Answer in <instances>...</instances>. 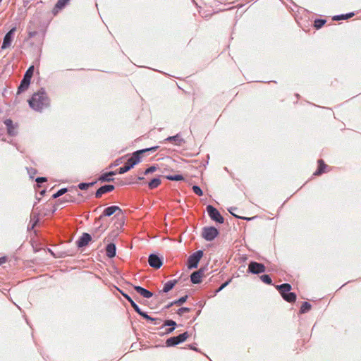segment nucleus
Wrapping results in <instances>:
<instances>
[{"mask_svg":"<svg viewBox=\"0 0 361 361\" xmlns=\"http://www.w3.org/2000/svg\"><path fill=\"white\" fill-rule=\"evenodd\" d=\"M190 348L192 350H197V349H196V348H195V346L190 345Z\"/></svg>","mask_w":361,"mask_h":361,"instance_id":"obj_47","label":"nucleus"},{"mask_svg":"<svg viewBox=\"0 0 361 361\" xmlns=\"http://www.w3.org/2000/svg\"><path fill=\"white\" fill-rule=\"evenodd\" d=\"M318 169L314 173V175H320L324 172V169L326 167V165L324 164L322 159L318 160Z\"/></svg>","mask_w":361,"mask_h":361,"instance_id":"obj_25","label":"nucleus"},{"mask_svg":"<svg viewBox=\"0 0 361 361\" xmlns=\"http://www.w3.org/2000/svg\"><path fill=\"white\" fill-rule=\"evenodd\" d=\"M354 16V13H349L345 15H339L334 17V20H345L351 18Z\"/></svg>","mask_w":361,"mask_h":361,"instance_id":"obj_29","label":"nucleus"},{"mask_svg":"<svg viewBox=\"0 0 361 361\" xmlns=\"http://www.w3.org/2000/svg\"><path fill=\"white\" fill-rule=\"evenodd\" d=\"M283 298L288 302H295L296 300V295L294 293L288 292L282 296Z\"/></svg>","mask_w":361,"mask_h":361,"instance_id":"obj_26","label":"nucleus"},{"mask_svg":"<svg viewBox=\"0 0 361 361\" xmlns=\"http://www.w3.org/2000/svg\"><path fill=\"white\" fill-rule=\"evenodd\" d=\"M164 142H173L174 144L177 146H181L183 143H185V140L179 133L174 136L168 137L164 140Z\"/></svg>","mask_w":361,"mask_h":361,"instance_id":"obj_16","label":"nucleus"},{"mask_svg":"<svg viewBox=\"0 0 361 361\" xmlns=\"http://www.w3.org/2000/svg\"><path fill=\"white\" fill-rule=\"evenodd\" d=\"M63 200L64 202L80 204L82 202L81 194L77 189H73L65 195Z\"/></svg>","mask_w":361,"mask_h":361,"instance_id":"obj_4","label":"nucleus"},{"mask_svg":"<svg viewBox=\"0 0 361 361\" xmlns=\"http://www.w3.org/2000/svg\"><path fill=\"white\" fill-rule=\"evenodd\" d=\"M219 234V231L214 226L204 227L202 236L207 241L213 240Z\"/></svg>","mask_w":361,"mask_h":361,"instance_id":"obj_8","label":"nucleus"},{"mask_svg":"<svg viewBox=\"0 0 361 361\" xmlns=\"http://www.w3.org/2000/svg\"><path fill=\"white\" fill-rule=\"evenodd\" d=\"M117 211L119 212H121V208L119 207H118V206L108 207L107 208H106L103 211V213H102V215L101 216V217H102V216H110L114 214Z\"/></svg>","mask_w":361,"mask_h":361,"instance_id":"obj_18","label":"nucleus"},{"mask_svg":"<svg viewBox=\"0 0 361 361\" xmlns=\"http://www.w3.org/2000/svg\"><path fill=\"white\" fill-rule=\"evenodd\" d=\"M116 173H117L116 171H110L109 173H104L102 176H100V177L99 178V180H100L102 182L113 181L114 178H112L111 176L116 175Z\"/></svg>","mask_w":361,"mask_h":361,"instance_id":"obj_20","label":"nucleus"},{"mask_svg":"<svg viewBox=\"0 0 361 361\" xmlns=\"http://www.w3.org/2000/svg\"><path fill=\"white\" fill-rule=\"evenodd\" d=\"M115 187L113 185H105L100 187L95 192V197L100 198L103 194L111 192L114 190Z\"/></svg>","mask_w":361,"mask_h":361,"instance_id":"obj_13","label":"nucleus"},{"mask_svg":"<svg viewBox=\"0 0 361 361\" xmlns=\"http://www.w3.org/2000/svg\"><path fill=\"white\" fill-rule=\"evenodd\" d=\"M260 279L266 284H271L272 280L269 275H262L260 276Z\"/></svg>","mask_w":361,"mask_h":361,"instance_id":"obj_34","label":"nucleus"},{"mask_svg":"<svg viewBox=\"0 0 361 361\" xmlns=\"http://www.w3.org/2000/svg\"><path fill=\"white\" fill-rule=\"evenodd\" d=\"M311 309V305L307 302H304L300 307V312L302 314L306 313Z\"/></svg>","mask_w":361,"mask_h":361,"instance_id":"obj_28","label":"nucleus"},{"mask_svg":"<svg viewBox=\"0 0 361 361\" xmlns=\"http://www.w3.org/2000/svg\"><path fill=\"white\" fill-rule=\"evenodd\" d=\"M148 262L150 267L154 269H159L162 266V259L155 254H151L148 258Z\"/></svg>","mask_w":361,"mask_h":361,"instance_id":"obj_12","label":"nucleus"},{"mask_svg":"<svg viewBox=\"0 0 361 361\" xmlns=\"http://www.w3.org/2000/svg\"><path fill=\"white\" fill-rule=\"evenodd\" d=\"M204 270L203 269H200L198 271L193 272L190 275V281L192 283L197 284L201 282V279L204 276Z\"/></svg>","mask_w":361,"mask_h":361,"instance_id":"obj_14","label":"nucleus"},{"mask_svg":"<svg viewBox=\"0 0 361 361\" xmlns=\"http://www.w3.org/2000/svg\"><path fill=\"white\" fill-rule=\"evenodd\" d=\"M168 180H175V181H178V180H183V176H181V175H174V176H172V175H169V176H167L166 177Z\"/></svg>","mask_w":361,"mask_h":361,"instance_id":"obj_32","label":"nucleus"},{"mask_svg":"<svg viewBox=\"0 0 361 361\" xmlns=\"http://www.w3.org/2000/svg\"><path fill=\"white\" fill-rule=\"evenodd\" d=\"M94 183H95V182L88 183H81L78 184V187L80 190H87L90 186H92Z\"/></svg>","mask_w":361,"mask_h":361,"instance_id":"obj_33","label":"nucleus"},{"mask_svg":"<svg viewBox=\"0 0 361 361\" xmlns=\"http://www.w3.org/2000/svg\"><path fill=\"white\" fill-rule=\"evenodd\" d=\"M4 123L10 136H16L18 134V125L17 123H13V121L10 118L6 119Z\"/></svg>","mask_w":361,"mask_h":361,"instance_id":"obj_11","label":"nucleus"},{"mask_svg":"<svg viewBox=\"0 0 361 361\" xmlns=\"http://www.w3.org/2000/svg\"><path fill=\"white\" fill-rule=\"evenodd\" d=\"M207 212L212 220L219 224L224 223V217L221 215L220 212L215 207H214L212 205H208L207 207Z\"/></svg>","mask_w":361,"mask_h":361,"instance_id":"obj_7","label":"nucleus"},{"mask_svg":"<svg viewBox=\"0 0 361 361\" xmlns=\"http://www.w3.org/2000/svg\"><path fill=\"white\" fill-rule=\"evenodd\" d=\"M123 296L130 303L131 306L134 309V310L137 313L140 312L141 310L139 306L133 300V299L128 295L123 292H121Z\"/></svg>","mask_w":361,"mask_h":361,"instance_id":"obj_23","label":"nucleus"},{"mask_svg":"<svg viewBox=\"0 0 361 361\" xmlns=\"http://www.w3.org/2000/svg\"><path fill=\"white\" fill-rule=\"evenodd\" d=\"M140 316L143 317L145 319H146L148 321L154 322V324H159L161 322V319L159 318H153L150 316H149L146 312H142L141 310H140V312H137Z\"/></svg>","mask_w":361,"mask_h":361,"instance_id":"obj_22","label":"nucleus"},{"mask_svg":"<svg viewBox=\"0 0 361 361\" xmlns=\"http://www.w3.org/2000/svg\"><path fill=\"white\" fill-rule=\"evenodd\" d=\"M92 240V237L87 233H82L80 238L77 241V245L78 247H82L86 246L88 243Z\"/></svg>","mask_w":361,"mask_h":361,"instance_id":"obj_15","label":"nucleus"},{"mask_svg":"<svg viewBox=\"0 0 361 361\" xmlns=\"http://www.w3.org/2000/svg\"><path fill=\"white\" fill-rule=\"evenodd\" d=\"M69 1V0H58L56 7L58 8H62Z\"/></svg>","mask_w":361,"mask_h":361,"instance_id":"obj_37","label":"nucleus"},{"mask_svg":"<svg viewBox=\"0 0 361 361\" xmlns=\"http://www.w3.org/2000/svg\"><path fill=\"white\" fill-rule=\"evenodd\" d=\"M266 270V267L263 264L258 263L256 262H251L248 265V271L258 274L264 272Z\"/></svg>","mask_w":361,"mask_h":361,"instance_id":"obj_9","label":"nucleus"},{"mask_svg":"<svg viewBox=\"0 0 361 361\" xmlns=\"http://www.w3.org/2000/svg\"><path fill=\"white\" fill-rule=\"evenodd\" d=\"M161 183V180L159 178H154L148 183V186L149 189H154L157 188Z\"/></svg>","mask_w":361,"mask_h":361,"instance_id":"obj_27","label":"nucleus"},{"mask_svg":"<svg viewBox=\"0 0 361 361\" xmlns=\"http://www.w3.org/2000/svg\"><path fill=\"white\" fill-rule=\"evenodd\" d=\"M229 212H230V214H231L232 215H233V216H236V217H237V216H236L235 214H234L231 210H229ZM238 218H239V219H242V218H241V217H240V216H238Z\"/></svg>","mask_w":361,"mask_h":361,"instance_id":"obj_46","label":"nucleus"},{"mask_svg":"<svg viewBox=\"0 0 361 361\" xmlns=\"http://www.w3.org/2000/svg\"><path fill=\"white\" fill-rule=\"evenodd\" d=\"M134 289L137 291V293L141 295L145 298H150L153 295L152 292L141 286H134Z\"/></svg>","mask_w":361,"mask_h":361,"instance_id":"obj_17","label":"nucleus"},{"mask_svg":"<svg viewBox=\"0 0 361 361\" xmlns=\"http://www.w3.org/2000/svg\"><path fill=\"white\" fill-rule=\"evenodd\" d=\"M188 298V295L183 296L180 298L178 300H175L171 303V305H181L183 304Z\"/></svg>","mask_w":361,"mask_h":361,"instance_id":"obj_30","label":"nucleus"},{"mask_svg":"<svg viewBox=\"0 0 361 361\" xmlns=\"http://www.w3.org/2000/svg\"><path fill=\"white\" fill-rule=\"evenodd\" d=\"M16 30V27H13L6 34L1 45L2 49H7L11 45Z\"/></svg>","mask_w":361,"mask_h":361,"instance_id":"obj_10","label":"nucleus"},{"mask_svg":"<svg viewBox=\"0 0 361 361\" xmlns=\"http://www.w3.org/2000/svg\"><path fill=\"white\" fill-rule=\"evenodd\" d=\"M203 256V251L198 250L189 256L188 259V267L189 269L197 268L198 263Z\"/></svg>","mask_w":361,"mask_h":361,"instance_id":"obj_6","label":"nucleus"},{"mask_svg":"<svg viewBox=\"0 0 361 361\" xmlns=\"http://www.w3.org/2000/svg\"><path fill=\"white\" fill-rule=\"evenodd\" d=\"M116 245L114 243H109L106 247V255L108 257L112 258L116 255Z\"/></svg>","mask_w":361,"mask_h":361,"instance_id":"obj_19","label":"nucleus"},{"mask_svg":"<svg viewBox=\"0 0 361 361\" xmlns=\"http://www.w3.org/2000/svg\"><path fill=\"white\" fill-rule=\"evenodd\" d=\"M30 106L37 111H41L43 109L49 106V99L44 90L38 91L33 94L28 100Z\"/></svg>","mask_w":361,"mask_h":361,"instance_id":"obj_2","label":"nucleus"},{"mask_svg":"<svg viewBox=\"0 0 361 361\" xmlns=\"http://www.w3.org/2000/svg\"><path fill=\"white\" fill-rule=\"evenodd\" d=\"M118 160H116V163L115 165H118Z\"/></svg>","mask_w":361,"mask_h":361,"instance_id":"obj_49","label":"nucleus"},{"mask_svg":"<svg viewBox=\"0 0 361 361\" xmlns=\"http://www.w3.org/2000/svg\"><path fill=\"white\" fill-rule=\"evenodd\" d=\"M176 283H177V281L176 279L167 281L164 286L163 292L168 293L169 290H171L174 287V286L176 284Z\"/></svg>","mask_w":361,"mask_h":361,"instance_id":"obj_24","label":"nucleus"},{"mask_svg":"<svg viewBox=\"0 0 361 361\" xmlns=\"http://www.w3.org/2000/svg\"><path fill=\"white\" fill-rule=\"evenodd\" d=\"M156 170H157V167H156V166H150V167L147 168V169L145 171L144 174H145V175H147V174H149V173H153V172L156 171Z\"/></svg>","mask_w":361,"mask_h":361,"instance_id":"obj_39","label":"nucleus"},{"mask_svg":"<svg viewBox=\"0 0 361 361\" xmlns=\"http://www.w3.org/2000/svg\"><path fill=\"white\" fill-rule=\"evenodd\" d=\"M159 148L158 146L152 147L140 150H137L132 154V156L128 159L127 162L122 167L118 169L117 173L123 174L127 171L133 169L136 164H139L142 161V155L147 152H154Z\"/></svg>","mask_w":361,"mask_h":361,"instance_id":"obj_1","label":"nucleus"},{"mask_svg":"<svg viewBox=\"0 0 361 361\" xmlns=\"http://www.w3.org/2000/svg\"><path fill=\"white\" fill-rule=\"evenodd\" d=\"M67 191L68 190L66 188H61L56 193L53 195V198H58L59 197L64 195Z\"/></svg>","mask_w":361,"mask_h":361,"instance_id":"obj_36","label":"nucleus"},{"mask_svg":"<svg viewBox=\"0 0 361 361\" xmlns=\"http://www.w3.org/2000/svg\"><path fill=\"white\" fill-rule=\"evenodd\" d=\"M281 295L283 296L291 290V286L289 283H283L276 286Z\"/></svg>","mask_w":361,"mask_h":361,"instance_id":"obj_21","label":"nucleus"},{"mask_svg":"<svg viewBox=\"0 0 361 361\" xmlns=\"http://www.w3.org/2000/svg\"><path fill=\"white\" fill-rule=\"evenodd\" d=\"M174 329H175L174 327H169L166 329L165 334H171L174 331Z\"/></svg>","mask_w":361,"mask_h":361,"instance_id":"obj_44","label":"nucleus"},{"mask_svg":"<svg viewBox=\"0 0 361 361\" xmlns=\"http://www.w3.org/2000/svg\"><path fill=\"white\" fill-rule=\"evenodd\" d=\"M138 179H139V180H143V179H144V178H143V177H138Z\"/></svg>","mask_w":361,"mask_h":361,"instance_id":"obj_48","label":"nucleus"},{"mask_svg":"<svg viewBox=\"0 0 361 361\" xmlns=\"http://www.w3.org/2000/svg\"><path fill=\"white\" fill-rule=\"evenodd\" d=\"M326 23L325 20L323 19H316L314 22V26L317 28H321Z\"/></svg>","mask_w":361,"mask_h":361,"instance_id":"obj_31","label":"nucleus"},{"mask_svg":"<svg viewBox=\"0 0 361 361\" xmlns=\"http://www.w3.org/2000/svg\"><path fill=\"white\" fill-rule=\"evenodd\" d=\"M189 336V333L188 331H185L181 334H179L177 336L170 337L166 341V345L167 347L175 346L186 341Z\"/></svg>","mask_w":361,"mask_h":361,"instance_id":"obj_5","label":"nucleus"},{"mask_svg":"<svg viewBox=\"0 0 361 361\" xmlns=\"http://www.w3.org/2000/svg\"><path fill=\"white\" fill-rule=\"evenodd\" d=\"M34 66H30L25 72L23 78L18 88V94H20L26 90L30 83V79L33 75Z\"/></svg>","mask_w":361,"mask_h":361,"instance_id":"obj_3","label":"nucleus"},{"mask_svg":"<svg viewBox=\"0 0 361 361\" xmlns=\"http://www.w3.org/2000/svg\"><path fill=\"white\" fill-rule=\"evenodd\" d=\"M2 0H0V2Z\"/></svg>","mask_w":361,"mask_h":361,"instance_id":"obj_50","label":"nucleus"},{"mask_svg":"<svg viewBox=\"0 0 361 361\" xmlns=\"http://www.w3.org/2000/svg\"><path fill=\"white\" fill-rule=\"evenodd\" d=\"M231 279H229L228 281H226L225 283H224L217 290H216V293L218 292H220L221 290H222L225 287H226L229 283L231 282Z\"/></svg>","mask_w":361,"mask_h":361,"instance_id":"obj_41","label":"nucleus"},{"mask_svg":"<svg viewBox=\"0 0 361 361\" xmlns=\"http://www.w3.org/2000/svg\"><path fill=\"white\" fill-rule=\"evenodd\" d=\"M45 181H47V178H44V177H38V178H37V179H36V182H37V183H44V182H45Z\"/></svg>","mask_w":361,"mask_h":361,"instance_id":"obj_42","label":"nucleus"},{"mask_svg":"<svg viewBox=\"0 0 361 361\" xmlns=\"http://www.w3.org/2000/svg\"><path fill=\"white\" fill-rule=\"evenodd\" d=\"M176 326V322H174L173 320H171V319H169V320H166L164 322V323L163 324L161 328L164 327V326H171V327H174Z\"/></svg>","mask_w":361,"mask_h":361,"instance_id":"obj_35","label":"nucleus"},{"mask_svg":"<svg viewBox=\"0 0 361 361\" xmlns=\"http://www.w3.org/2000/svg\"><path fill=\"white\" fill-rule=\"evenodd\" d=\"M37 34V31H29L28 32V37L30 39V38H32L34 37Z\"/></svg>","mask_w":361,"mask_h":361,"instance_id":"obj_43","label":"nucleus"},{"mask_svg":"<svg viewBox=\"0 0 361 361\" xmlns=\"http://www.w3.org/2000/svg\"><path fill=\"white\" fill-rule=\"evenodd\" d=\"M190 309L188 307H180L178 309L177 314L179 315H182L183 313L189 312Z\"/></svg>","mask_w":361,"mask_h":361,"instance_id":"obj_40","label":"nucleus"},{"mask_svg":"<svg viewBox=\"0 0 361 361\" xmlns=\"http://www.w3.org/2000/svg\"><path fill=\"white\" fill-rule=\"evenodd\" d=\"M192 191L198 196H202L203 195L202 190L197 185L192 186Z\"/></svg>","mask_w":361,"mask_h":361,"instance_id":"obj_38","label":"nucleus"},{"mask_svg":"<svg viewBox=\"0 0 361 361\" xmlns=\"http://www.w3.org/2000/svg\"><path fill=\"white\" fill-rule=\"evenodd\" d=\"M6 261V258L5 257H0V265H1L4 263H5Z\"/></svg>","mask_w":361,"mask_h":361,"instance_id":"obj_45","label":"nucleus"}]
</instances>
